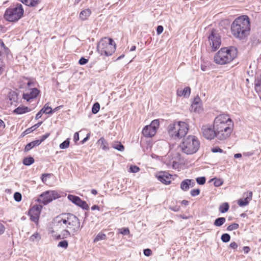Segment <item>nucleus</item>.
Returning a JSON list of instances; mask_svg holds the SVG:
<instances>
[{"instance_id": "obj_1", "label": "nucleus", "mask_w": 261, "mask_h": 261, "mask_svg": "<svg viewBox=\"0 0 261 261\" xmlns=\"http://www.w3.org/2000/svg\"><path fill=\"white\" fill-rule=\"evenodd\" d=\"M214 127L216 132V138L220 140H224L228 138L232 133L233 122L229 115L222 114L215 118Z\"/></svg>"}, {"instance_id": "obj_2", "label": "nucleus", "mask_w": 261, "mask_h": 261, "mask_svg": "<svg viewBox=\"0 0 261 261\" xmlns=\"http://www.w3.org/2000/svg\"><path fill=\"white\" fill-rule=\"evenodd\" d=\"M250 20L247 16L243 15L236 18L231 25L232 35L240 40L244 39L249 34Z\"/></svg>"}, {"instance_id": "obj_3", "label": "nucleus", "mask_w": 261, "mask_h": 261, "mask_svg": "<svg viewBox=\"0 0 261 261\" xmlns=\"http://www.w3.org/2000/svg\"><path fill=\"white\" fill-rule=\"evenodd\" d=\"M237 53L238 49L234 46L222 48L215 55L214 61L220 65L229 63L236 58Z\"/></svg>"}, {"instance_id": "obj_4", "label": "nucleus", "mask_w": 261, "mask_h": 261, "mask_svg": "<svg viewBox=\"0 0 261 261\" xmlns=\"http://www.w3.org/2000/svg\"><path fill=\"white\" fill-rule=\"evenodd\" d=\"M189 129V125L181 121H174L167 127L168 135L173 139H180L185 137Z\"/></svg>"}, {"instance_id": "obj_5", "label": "nucleus", "mask_w": 261, "mask_h": 261, "mask_svg": "<svg viewBox=\"0 0 261 261\" xmlns=\"http://www.w3.org/2000/svg\"><path fill=\"white\" fill-rule=\"evenodd\" d=\"M180 147L184 153L187 154H193L198 150L200 142L196 136L189 135L184 138Z\"/></svg>"}, {"instance_id": "obj_6", "label": "nucleus", "mask_w": 261, "mask_h": 261, "mask_svg": "<svg viewBox=\"0 0 261 261\" xmlns=\"http://www.w3.org/2000/svg\"><path fill=\"white\" fill-rule=\"evenodd\" d=\"M24 10L21 4L17 3L7 8L4 13V18L10 22H16L23 15Z\"/></svg>"}, {"instance_id": "obj_7", "label": "nucleus", "mask_w": 261, "mask_h": 261, "mask_svg": "<svg viewBox=\"0 0 261 261\" xmlns=\"http://www.w3.org/2000/svg\"><path fill=\"white\" fill-rule=\"evenodd\" d=\"M64 220L66 227L72 230L73 232H77L80 227V222L79 219L73 214L70 213H64Z\"/></svg>"}, {"instance_id": "obj_8", "label": "nucleus", "mask_w": 261, "mask_h": 261, "mask_svg": "<svg viewBox=\"0 0 261 261\" xmlns=\"http://www.w3.org/2000/svg\"><path fill=\"white\" fill-rule=\"evenodd\" d=\"M97 49L101 55L110 56L114 53L116 48L115 46H111L109 45V43H107V39L105 38L99 41L97 44Z\"/></svg>"}, {"instance_id": "obj_9", "label": "nucleus", "mask_w": 261, "mask_h": 261, "mask_svg": "<svg viewBox=\"0 0 261 261\" xmlns=\"http://www.w3.org/2000/svg\"><path fill=\"white\" fill-rule=\"evenodd\" d=\"M60 197V194L56 191H46L39 196L37 201L40 203L46 205Z\"/></svg>"}, {"instance_id": "obj_10", "label": "nucleus", "mask_w": 261, "mask_h": 261, "mask_svg": "<svg viewBox=\"0 0 261 261\" xmlns=\"http://www.w3.org/2000/svg\"><path fill=\"white\" fill-rule=\"evenodd\" d=\"M160 126V121L155 119L149 125H146L143 129L142 133L146 138H151L156 134Z\"/></svg>"}, {"instance_id": "obj_11", "label": "nucleus", "mask_w": 261, "mask_h": 261, "mask_svg": "<svg viewBox=\"0 0 261 261\" xmlns=\"http://www.w3.org/2000/svg\"><path fill=\"white\" fill-rule=\"evenodd\" d=\"M208 38L213 51H216L220 47L221 44V36L216 30L213 29L211 31Z\"/></svg>"}, {"instance_id": "obj_12", "label": "nucleus", "mask_w": 261, "mask_h": 261, "mask_svg": "<svg viewBox=\"0 0 261 261\" xmlns=\"http://www.w3.org/2000/svg\"><path fill=\"white\" fill-rule=\"evenodd\" d=\"M42 206L40 204L33 205L29 211V215L32 221L37 224L39 221Z\"/></svg>"}, {"instance_id": "obj_13", "label": "nucleus", "mask_w": 261, "mask_h": 261, "mask_svg": "<svg viewBox=\"0 0 261 261\" xmlns=\"http://www.w3.org/2000/svg\"><path fill=\"white\" fill-rule=\"evenodd\" d=\"M201 133L203 136L206 139L212 140L216 137V132L214 126L205 125L201 127Z\"/></svg>"}, {"instance_id": "obj_14", "label": "nucleus", "mask_w": 261, "mask_h": 261, "mask_svg": "<svg viewBox=\"0 0 261 261\" xmlns=\"http://www.w3.org/2000/svg\"><path fill=\"white\" fill-rule=\"evenodd\" d=\"M40 93V91L36 88L30 89L27 92L22 95V98L29 101L30 100L35 98Z\"/></svg>"}, {"instance_id": "obj_15", "label": "nucleus", "mask_w": 261, "mask_h": 261, "mask_svg": "<svg viewBox=\"0 0 261 261\" xmlns=\"http://www.w3.org/2000/svg\"><path fill=\"white\" fill-rule=\"evenodd\" d=\"M252 192L250 191L249 192L244 193L243 195L244 197L246 195L245 198L240 199L238 200V203L240 206H246L248 204L249 202L252 200Z\"/></svg>"}, {"instance_id": "obj_16", "label": "nucleus", "mask_w": 261, "mask_h": 261, "mask_svg": "<svg viewBox=\"0 0 261 261\" xmlns=\"http://www.w3.org/2000/svg\"><path fill=\"white\" fill-rule=\"evenodd\" d=\"M158 179L163 184L169 185L171 182V175L166 172L160 173L156 176Z\"/></svg>"}, {"instance_id": "obj_17", "label": "nucleus", "mask_w": 261, "mask_h": 261, "mask_svg": "<svg viewBox=\"0 0 261 261\" xmlns=\"http://www.w3.org/2000/svg\"><path fill=\"white\" fill-rule=\"evenodd\" d=\"M195 182L193 179H186L181 181L180 188L184 191H188L190 187H193Z\"/></svg>"}, {"instance_id": "obj_18", "label": "nucleus", "mask_w": 261, "mask_h": 261, "mask_svg": "<svg viewBox=\"0 0 261 261\" xmlns=\"http://www.w3.org/2000/svg\"><path fill=\"white\" fill-rule=\"evenodd\" d=\"M63 220H64L63 214H62L56 217L54 219L53 223H54V226L58 228H65L66 226L65 225V222H63Z\"/></svg>"}, {"instance_id": "obj_19", "label": "nucleus", "mask_w": 261, "mask_h": 261, "mask_svg": "<svg viewBox=\"0 0 261 261\" xmlns=\"http://www.w3.org/2000/svg\"><path fill=\"white\" fill-rule=\"evenodd\" d=\"M43 113L46 114H52L53 113L51 108L48 106V103H46L43 108L36 114L35 119L37 120L39 119Z\"/></svg>"}, {"instance_id": "obj_20", "label": "nucleus", "mask_w": 261, "mask_h": 261, "mask_svg": "<svg viewBox=\"0 0 261 261\" xmlns=\"http://www.w3.org/2000/svg\"><path fill=\"white\" fill-rule=\"evenodd\" d=\"M97 144L100 148L104 151H108L110 149L109 143L103 137H101L97 142Z\"/></svg>"}, {"instance_id": "obj_21", "label": "nucleus", "mask_w": 261, "mask_h": 261, "mask_svg": "<svg viewBox=\"0 0 261 261\" xmlns=\"http://www.w3.org/2000/svg\"><path fill=\"white\" fill-rule=\"evenodd\" d=\"M30 111H31V109L29 108L28 107L22 106H19L16 108L15 110H14L13 112L14 114L20 115L25 114Z\"/></svg>"}, {"instance_id": "obj_22", "label": "nucleus", "mask_w": 261, "mask_h": 261, "mask_svg": "<svg viewBox=\"0 0 261 261\" xmlns=\"http://www.w3.org/2000/svg\"><path fill=\"white\" fill-rule=\"evenodd\" d=\"M191 93V88L189 87L185 88L183 90L178 89L177 94L178 96H184L185 97H188Z\"/></svg>"}, {"instance_id": "obj_23", "label": "nucleus", "mask_w": 261, "mask_h": 261, "mask_svg": "<svg viewBox=\"0 0 261 261\" xmlns=\"http://www.w3.org/2000/svg\"><path fill=\"white\" fill-rule=\"evenodd\" d=\"M7 97L11 105H13V102H17L18 99V94L16 92L14 91H11L8 93Z\"/></svg>"}, {"instance_id": "obj_24", "label": "nucleus", "mask_w": 261, "mask_h": 261, "mask_svg": "<svg viewBox=\"0 0 261 261\" xmlns=\"http://www.w3.org/2000/svg\"><path fill=\"white\" fill-rule=\"evenodd\" d=\"M20 1L30 7H36L41 3V0H20Z\"/></svg>"}, {"instance_id": "obj_25", "label": "nucleus", "mask_w": 261, "mask_h": 261, "mask_svg": "<svg viewBox=\"0 0 261 261\" xmlns=\"http://www.w3.org/2000/svg\"><path fill=\"white\" fill-rule=\"evenodd\" d=\"M40 144L39 142V140H36L33 141L29 143H28L25 147L24 151L28 152L30 151L32 148L35 146H37L39 145Z\"/></svg>"}, {"instance_id": "obj_26", "label": "nucleus", "mask_w": 261, "mask_h": 261, "mask_svg": "<svg viewBox=\"0 0 261 261\" xmlns=\"http://www.w3.org/2000/svg\"><path fill=\"white\" fill-rule=\"evenodd\" d=\"M112 147L120 151H123L124 150V146L119 141H113L111 143Z\"/></svg>"}, {"instance_id": "obj_27", "label": "nucleus", "mask_w": 261, "mask_h": 261, "mask_svg": "<svg viewBox=\"0 0 261 261\" xmlns=\"http://www.w3.org/2000/svg\"><path fill=\"white\" fill-rule=\"evenodd\" d=\"M91 13V10L89 9L83 10L80 14V18L82 20H84L90 15Z\"/></svg>"}, {"instance_id": "obj_28", "label": "nucleus", "mask_w": 261, "mask_h": 261, "mask_svg": "<svg viewBox=\"0 0 261 261\" xmlns=\"http://www.w3.org/2000/svg\"><path fill=\"white\" fill-rule=\"evenodd\" d=\"M67 198L70 201L76 205H78L79 202L81 201V199L79 196L70 194L68 195Z\"/></svg>"}, {"instance_id": "obj_29", "label": "nucleus", "mask_w": 261, "mask_h": 261, "mask_svg": "<svg viewBox=\"0 0 261 261\" xmlns=\"http://www.w3.org/2000/svg\"><path fill=\"white\" fill-rule=\"evenodd\" d=\"M229 208V205L227 202H224L222 203L219 207V210L222 213H224L227 212Z\"/></svg>"}, {"instance_id": "obj_30", "label": "nucleus", "mask_w": 261, "mask_h": 261, "mask_svg": "<svg viewBox=\"0 0 261 261\" xmlns=\"http://www.w3.org/2000/svg\"><path fill=\"white\" fill-rule=\"evenodd\" d=\"M226 221V219L224 217H219L217 218L214 223V224L216 226H221Z\"/></svg>"}, {"instance_id": "obj_31", "label": "nucleus", "mask_w": 261, "mask_h": 261, "mask_svg": "<svg viewBox=\"0 0 261 261\" xmlns=\"http://www.w3.org/2000/svg\"><path fill=\"white\" fill-rule=\"evenodd\" d=\"M42 123V121H40V122H39L38 123H36V124H35L34 125H33V126H32L30 128H29L28 129H27L24 132V134L25 135H27V134H28L31 132H32L33 130H35L36 128H37L38 127H39L41 124Z\"/></svg>"}, {"instance_id": "obj_32", "label": "nucleus", "mask_w": 261, "mask_h": 261, "mask_svg": "<svg viewBox=\"0 0 261 261\" xmlns=\"http://www.w3.org/2000/svg\"><path fill=\"white\" fill-rule=\"evenodd\" d=\"M34 159L33 157H27L24 158L23 160V164L26 166H30L34 163Z\"/></svg>"}, {"instance_id": "obj_33", "label": "nucleus", "mask_w": 261, "mask_h": 261, "mask_svg": "<svg viewBox=\"0 0 261 261\" xmlns=\"http://www.w3.org/2000/svg\"><path fill=\"white\" fill-rule=\"evenodd\" d=\"M107 239V236L105 233H99L96 236L94 240V242H96L99 241L100 240H105Z\"/></svg>"}, {"instance_id": "obj_34", "label": "nucleus", "mask_w": 261, "mask_h": 261, "mask_svg": "<svg viewBox=\"0 0 261 261\" xmlns=\"http://www.w3.org/2000/svg\"><path fill=\"white\" fill-rule=\"evenodd\" d=\"M5 64L3 62V55L0 51V75H2L4 71Z\"/></svg>"}, {"instance_id": "obj_35", "label": "nucleus", "mask_w": 261, "mask_h": 261, "mask_svg": "<svg viewBox=\"0 0 261 261\" xmlns=\"http://www.w3.org/2000/svg\"><path fill=\"white\" fill-rule=\"evenodd\" d=\"M100 109V105L98 102H95L92 108V113L93 114H97Z\"/></svg>"}, {"instance_id": "obj_36", "label": "nucleus", "mask_w": 261, "mask_h": 261, "mask_svg": "<svg viewBox=\"0 0 261 261\" xmlns=\"http://www.w3.org/2000/svg\"><path fill=\"white\" fill-rule=\"evenodd\" d=\"M70 144L69 139L68 138L64 141H63L62 143H61L59 145V147L61 149H64L67 148Z\"/></svg>"}, {"instance_id": "obj_37", "label": "nucleus", "mask_w": 261, "mask_h": 261, "mask_svg": "<svg viewBox=\"0 0 261 261\" xmlns=\"http://www.w3.org/2000/svg\"><path fill=\"white\" fill-rule=\"evenodd\" d=\"M77 206L81 207L83 210H88L89 208V206L88 204L86 203V202L82 200V199H81V201L79 202V203Z\"/></svg>"}, {"instance_id": "obj_38", "label": "nucleus", "mask_w": 261, "mask_h": 261, "mask_svg": "<svg viewBox=\"0 0 261 261\" xmlns=\"http://www.w3.org/2000/svg\"><path fill=\"white\" fill-rule=\"evenodd\" d=\"M221 240L224 243H227L230 240V236L228 233H223L221 237Z\"/></svg>"}, {"instance_id": "obj_39", "label": "nucleus", "mask_w": 261, "mask_h": 261, "mask_svg": "<svg viewBox=\"0 0 261 261\" xmlns=\"http://www.w3.org/2000/svg\"><path fill=\"white\" fill-rule=\"evenodd\" d=\"M239 227V225L238 223H234L233 224H231L229 225L227 228V230L228 231H232L233 230H236Z\"/></svg>"}, {"instance_id": "obj_40", "label": "nucleus", "mask_w": 261, "mask_h": 261, "mask_svg": "<svg viewBox=\"0 0 261 261\" xmlns=\"http://www.w3.org/2000/svg\"><path fill=\"white\" fill-rule=\"evenodd\" d=\"M68 243L66 240L60 241L58 244V247H61L64 249H66L68 247Z\"/></svg>"}, {"instance_id": "obj_41", "label": "nucleus", "mask_w": 261, "mask_h": 261, "mask_svg": "<svg viewBox=\"0 0 261 261\" xmlns=\"http://www.w3.org/2000/svg\"><path fill=\"white\" fill-rule=\"evenodd\" d=\"M41 239V236L38 233H35L32 234L30 237V240L34 241L35 240H40Z\"/></svg>"}, {"instance_id": "obj_42", "label": "nucleus", "mask_w": 261, "mask_h": 261, "mask_svg": "<svg viewBox=\"0 0 261 261\" xmlns=\"http://www.w3.org/2000/svg\"><path fill=\"white\" fill-rule=\"evenodd\" d=\"M14 198L17 202H19L21 200L22 196L20 193L16 192L14 194Z\"/></svg>"}, {"instance_id": "obj_43", "label": "nucleus", "mask_w": 261, "mask_h": 261, "mask_svg": "<svg viewBox=\"0 0 261 261\" xmlns=\"http://www.w3.org/2000/svg\"><path fill=\"white\" fill-rule=\"evenodd\" d=\"M197 184L200 185H204L206 181V178L205 177H199L196 179Z\"/></svg>"}, {"instance_id": "obj_44", "label": "nucleus", "mask_w": 261, "mask_h": 261, "mask_svg": "<svg viewBox=\"0 0 261 261\" xmlns=\"http://www.w3.org/2000/svg\"><path fill=\"white\" fill-rule=\"evenodd\" d=\"M195 105H201V99H200V97L198 96L194 98V99L193 101V102L191 105V106H194Z\"/></svg>"}, {"instance_id": "obj_45", "label": "nucleus", "mask_w": 261, "mask_h": 261, "mask_svg": "<svg viewBox=\"0 0 261 261\" xmlns=\"http://www.w3.org/2000/svg\"><path fill=\"white\" fill-rule=\"evenodd\" d=\"M119 232L124 236L128 235L129 234V230L128 228H122L121 229H119Z\"/></svg>"}, {"instance_id": "obj_46", "label": "nucleus", "mask_w": 261, "mask_h": 261, "mask_svg": "<svg viewBox=\"0 0 261 261\" xmlns=\"http://www.w3.org/2000/svg\"><path fill=\"white\" fill-rule=\"evenodd\" d=\"M61 234L62 236V238L63 239L67 238L68 237H69L70 236V232L67 229H64L62 231Z\"/></svg>"}, {"instance_id": "obj_47", "label": "nucleus", "mask_w": 261, "mask_h": 261, "mask_svg": "<svg viewBox=\"0 0 261 261\" xmlns=\"http://www.w3.org/2000/svg\"><path fill=\"white\" fill-rule=\"evenodd\" d=\"M130 172L137 173L140 171V168L137 166H131L129 168Z\"/></svg>"}, {"instance_id": "obj_48", "label": "nucleus", "mask_w": 261, "mask_h": 261, "mask_svg": "<svg viewBox=\"0 0 261 261\" xmlns=\"http://www.w3.org/2000/svg\"><path fill=\"white\" fill-rule=\"evenodd\" d=\"M190 194L192 196H196L200 194V190L199 189H193L190 191Z\"/></svg>"}, {"instance_id": "obj_49", "label": "nucleus", "mask_w": 261, "mask_h": 261, "mask_svg": "<svg viewBox=\"0 0 261 261\" xmlns=\"http://www.w3.org/2000/svg\"><path fill=\"white\" fill-rule=\"evenodd\" d=\"M192 110L195 112H199L201 110V105H195L194 106H191Z\"/></svg>"}, {"instance_id": "obj_50", "label": "nucleus", "mask_w": 261, "mask_h": 261, "mask_svg": "<svg viewBox=\"0 0 261 261\" xmlns=\"http://www.w3.org/2000/svg\"><path fill=\"white\" fill-rule=\"evenodd\" d=\"M88 62V59H86L84 57H82L79 61V63L81 65H84L87 64Z\"/></svg>"}, {"instance_id": "obj_51", "label": "nucleus", "mask_w": 261, "mask_h": 261, "mask_svg": "<svg viewBox=\"0 0 261 261\" xmlns=\"http://www.w3.org/2000/svg\"><path fill=\"white\" fill-rule=\"evenodd\" d=\"M49 133H46L45 135H43L42 136H41L40 139L39 140V143L41 144L43 141H44L46 139H47L49 137Z\"/></svg>"}, {"instance_id": "obj_52", "label": "nucleus", "mask_w": 261, "mask_h": 261, "mask_svg": "<svg viewBox=\"0 0 261 261\" xmlns=\"http://www.w3.org/2000/svg\"><path fill=\"white\" fill-rule=\"evenodd\" d=\"M143 253H144V255H145L146 256H149L152 254V251L151 250V249H150L149 248H146V249H144Z\"/></svg>"}, {"instance_id": "obj_53", "label": "nucleus", "mask_w": 261, "mask_h": 261, "mask_svg": "<svg viewBox=\"0 0 261 261\" xmlns=\"http://www.w3.org/2000/svg\"><path fill=\"white\" fill-rule=\"evenodd\" d=\"M212 151L214 153L222 152L223 150L219 147H215L212 148Z\"/></svg>"}, {"instance_id": "obj_54", "label": "nucleus", "mask_w": 261, "mask_h": 261, "mask_svg": "<svg viewBox=\"0 0 261 261\" xmlns=\"http://www.w3.org/2000/svg\"><path fill=\"white\" fill-rule=\"evenodd\" d=\"M50 174L44 173L41 175V180L44 183L46 180L47 177H50Z\"/></svg>"}, {"instance_id": "obj_55", "label": "nucleus", "mask_w": 261, "mask_h": 261, "mask_svg": "<svg viewBox=\"0 0 261 261\" xmlns=\"http://www.w3.org/2000/svg\"><path fill=\"white\" fill-rule=\"evenodd\" d=\"M164 30V28L162 25H158L156 28V33L158 35L161 34Z\"/></svg>"}, {"instance_id": "obj_56", "label": "nucleus", "mask_w": 261, "mask_h": 261, "mask_svg": "<svg viewBox=\"0 0 261 261\" xmlns=\"http://www.w3.org/2000/svg\"><path fill=\"white\" fill-rule=\"evenodd\" d=\"M222 184V181L218 179H216L214 181V185L215 187H219Z\"/></svg>"}, {"instance_id": "obj_57", "label": "nucleus", "mask_w": 261, "mask_h": 261, "mask_svg": "<svg viewBox=\"0 0 261 261\" xmlns=\"http://www.w3.org/2000/svg\"><path fill=\"white\" fill-rule=\"evenodd\" d=\"M107 43H109V45H111V46H115L116 47V44L112 38H109L107 40Z\"/></svg>"}, {"instance_id": "obj_58", "label": "nucleus", "mask_w": 261, "mask_h": 261, "mask_svg": "<svg viewBox=\"0 0 261 261\" xmlns=\"http://www.w3.org/2000/svg\"><path fill=\"white\" fill-rule=\"evenodd\" d=\"M5 231V226L0 222V236L3 234Z\"/></svg>"}, {"instance_id": "obj_59", "label": "nucleus", "mask_w": 261, "mask_h": 261, "mask_svg": "<svg viewBox=\"0 0 261 261\" xmlns=\"http://www.w3.org/2000/svg\"><path fill=\"white\" fill-rule=\"evenodd\" d=\"M229 246L230 248L233 249H236L238 247V245L235 242H233L230 244Z\"/></svg>"}, {"instance_id": "obj_60", "label": "nucleus", "mask_w": 261, "mask_h": 261, "mask_svg": "<svg viewBox=\"0 0 261 261\" xmlns=\"http://www.w3.org/2000/svg\"><path fill=\"white\" fill-rule=\"evenodd\" d=\"M74 141L76 143L77 141L79 140V134L77 132H76L74 134V138H73Z\"/></svg>"}, {"instance_id": "obj_61", "label": "nucleus", "mask_w": 261, "mask_h": 261, "mask_svg": "<svg viewBox=\"0 0 261 261\" xmlns=\"http://www.w3.org/2000/svg\"><path fill=\"white\" fill-rule=\"evenodd\" d=\"M90 137V134H88L86 136V137L81 141V144H84L89 139Z\"/></svg>"}, {"instance_id": "obj_62", "label": "nucleus", "mask_w": 261, "mask_h": 261, "mask_svg": "<svg viewBox=\"0 0 261 261\" xmlns=\"http://www.w3.org/2000/svg\"><path fill=\"white\" fill-rule=\"evenodd\" d=\"M243 250L244 251L245 253H248L250 251V249L248 246H245L243 247Z\"/></svg>"}, {"instance_id": "obj_63", "label": "nucleus", "mask_w": 261, "mask_h": 261, "mask_svg": "<svg viewBox=\"0 0 261 261\" xmlns=\"http://www.w3.org/2000/svg\"><path fill=\"white\" fill-rule=\"evenodd\" d=\"M170 209L174 212H178L179 210V207L176 206L175 207H170Z\"/></svg>"}, {"instance_id": "obj_64", "label": "nucleus", "mask_w": 261, "mask_h": 261, "mask_svg": "<svg viewBox=\"0 0 261 261\" xmlns=\"http://www.w3.org/2000/svg\"><path fill=\"white\" fill-rule=\"evenodd\" d=\"M5 127V123L1 119H0V128L3 127V128H4Z\"/></svg>"}]
</instances>
